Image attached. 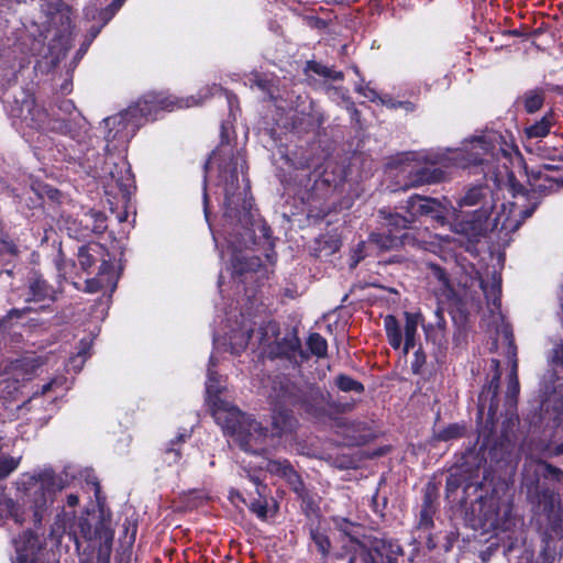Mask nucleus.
Listing matches in <instances>:
<instances>
[{"label":"nucleus","mask_w":563,"mask_h":563,"mask_svg":"<svg viewBox=\"0 0 563 563\" xmlns=\"http://www.w3.org/2000/svg\"><path fill=\"white\" fill-rule=\"evenodd\" d=\"M284 159L287 168L282 170L280 181L308 206V217L324 219L352 207L353 198L339 199L345 186L340 167L329 169L322 156L303 148L286 154Z\"/></svg>","instance_id":"1"},{"label":"nucleus","mask_w":563,"mask_h":563,"mask_svg":"<svg viewBox=\"0 0 563 563\" xmlns=\"http://www.w3.org/2000/svg\"><path fill=\"white\" fill-rule=\"evenodd\" d=\"M492 369L494 372L490 380L483 386L478 395L477 404V421L482 424L478 439L483 442L476 453L475 459L478 460L476 465L482 461L489 462L490 466H500L501 463H509L515 448L510 432L518 421V417L510 415L501 426L499 437L494 439L498 422L499 407V385H500V363L497 358H492Z\"/></svg>","instance_id":"2"},{"label":"nucleus","mask_w":563,"mask_h":563,"mask_svg":"<svg viewBox=\"0 0 563 563\" xmlns=\"http://www.w3.org/2000/svg\"><path fill=\"white\" fill-rule=\"evenodd\" d=\"M195 97L180 98L166 91H148L124 111L104 119L109 128L107 139L115 140L119 134L133 136L150 121H156L164 112H173L198 104Z\"/></svg>","instance_id":"3"},{"label":"nucleus","mask_w":563,"mask_h":563,"mask_svg":"<svg viewBox=\"0 0 563 563\" xmlns=\"http://www.w3.org/2000/svg\"><path fill=\"white\" fill-rule=\"evenodd\" d=\"M212 417L223 433L233 438L242 451L254 455H263L267 452L265 440L268 430L252 416L244 413L235 406L219 400L213 404Z\"/></svg>","instance_id":"4"},{"label":"nucleus","mask_w":563,"mask_h":563,"mask_svg":"<svg viewBox=\"0 0 563 563\" xmlns=\"http://www.w3.org/2000/svg\"><path fill=\"white\" fill-rule=\"evenodd\" d=\"M16 490L32 511L35 527L42 523L54 501L55 494L69 485L68 474H56L53 468H44L34 474L23 473L15 482Z\"/></svg>","instance_id":"5"},{"label":"nucleus","mask_w":563,"mask_h":563,"mask_svg":"<svg viewBox=\"0 0 563 563\" xmlns=\"http://www.w3.org/2000/svg\"><path fill=\"white\" fill-rule=\"evenodd\" d=\"M239 157L240 152H236V155L232 154L230 169L227 166L220 167V177L224 180V218L230 224L243 229L249 235L250 243L256 244L250 180L244 178L245 185L241 189L238 175Z\"/></svg>","instance_id":"6"},{"label":"nucleus","mask_w":563,"mask_h":563,"mask_svg":"<svg viewBox=\"0 0 563 563\" xmlns=\"http://www.w3.org/2000/svg\"><path fill=\"white\" fill-rule=\"evenodd\" d=\"M1 96L0 100L11 118L20 119L30 126L43 124L46 109L40 107L35 97L26 88L18 84V73L11 67L0 71Z\"/></svg>","instance_id":"7"},{"label":"nucleus","mask_w":563,"mask_h":563,"mask_svg":"<svg viewBox=\"0 0 563 563\" xmlns=\"http://www.w3.org/2000/svg\"><path fill=\"white\" fill-rule=\"evenodd\" d=\"M492 213L485 209H476L456 216L452 223V230L454 233L464 236L470 243H478L489 232L497 229L500 223V216L497 214L492 219Z\"/></svg>","instance_id":"8"},{"label":"nucleus","mask_w":563,"mask_h":563,"mask_svg":"<svg viewBox=\"0 0 563 563\" xmlns=\"http://www.w3.org/2000/svg\"><path fill=\"white\" fill-rule=\"evenodd\" d=\"M244 473L245 475H241L242 479H245L254 490H250L246 483L242 482L241 488L244 493L240 489L232 488L230 490V498L239 499L253 515L260 520L265 521L268 517V496L271 489L257 475L252 474L249 470H244Z\"/></svg>","instance_id":"9"},{"label":"nucleus","mask_w":563,"mask_h":563,"mask_svg":"<svg viewBox=\"0 0 563 563\" xmlns=\"http://www.w3.org/2000/svg\"><path fill=\"white\" fill-rule=\"evenodd\" d=\"M484 511V525L495 531H511L516 527V517L514 516V506L509 500H501L497 497V490L494 488L490 495L479 494L476 497Z\"/></svg>","instance_id":"10"},{"label":"nucleus","mask_w":563,"mask_h":563,"mask_svg":"<svg viewBox=\"0 0 563 563\" xmlns=\"http://www.w3.org/2000/svg\"><path fill=\"white\" fill-rule=\"evenodd\" d=\"M404 554V548L397 539L372 534L356 552V558L363 563H399L398 559Z\"/></svg>","instance_id":"11"},{"label":"nucleus","mask_w":563,"mask_h":563,"mask_svg":"<svg viewBox=\"0 0 563 563\" xmlns=\"http://www.w3.org/2000/svg\"><path fill=\"white\" fill-rule=\"evenodd\" d=\"M448 157L441 154H426L422 158V165H415L408 173V184L406 187H420L423 185H433L446 179Z\"/></svg>","instance_id":"12"},{"label":"nucleus","mask_w":563,"mask_h":563,"mask_svg":"<svg viewBox=\"0 0 563 563\" xmlns=\"http://www.w3.org/2000/svg\"><path fill=\"white\" fill-rule=\"evenodd\" d=\"M327 393L319 387L311 385L305 387L297 408L302 410L310 419L317 422L331 420L335 428L346 426L347 419L334 417L330 410H327Z\"/></svg>","instance_id":"13"},{"label":"nucleus","mask_w":563,"mask_h":563,"mask_svg":"<svg viewBox=\"0 0 563 563\" xmlns=\"http://www.w3.org/2000/svg\"><path fill=\"white\" fill-rule=\"evenodd\" d=\"M41 7L48 25L55 30L53 41L69 45L74 29L71 8L63 0H45Z\"/></svg>","instance_id":"14"},{"label":"nucleus","mask_w":563,"mask_h":563,"mask_svg":"<svg viewBox=\"0 0 563 563\" xmlns=\"http://www.w3.org/2000/svg\"><path fill=\"white\" fill-rule=\"evenodd\" d=\"M385 229L372 234V241L383 250H393L404 245L407 230L413 223L410 217L400 213H388L385 217Z\"/></svg>","instance_id":"15"},{"label":"nucleus","mask_w":563,"mask_h":563,"mask_svg":"<svg viewBox=\"0 0 563 563\" xmlns=\"http://www.w3.org/2000/svg\"><path fill=\"white\" fill-rule=\"evenodd\" d=\"M405 209L412 222L421 217L429 218L441 227L448 222V208L435 198L412 195L406 200Z\"/></svg>","instance_id":"16"},{"label":"nucleus","mask_w":563,"mask_h":563,"mask_svg":"<svg viewBox=\"0 0 563 563\" xmlns=\"http://www.w3.org/2000/svg\"><path fill=\"white\" fill-rule=\"evenodd\" d=\"M305 387L286 374H277L271 379L268 401L271 406L297 408Z\"/></svg>","instance_id":"17"},{"label":"nucleus","mask_w":563,"mask_h":563,"mask_svg":"<svg viewBox=\"0 0 563 563\" xmlns=\"http://www.w3.org/2000/svg\"><path fill=\"white\" fill-rule=\"evenodd\" d=\"M426 341L433 345V357L438 364L445 361L449 347L448 324L444 318L443 308L438 305L434 310V320L427 324L422 323Z\"/></svg>","instance_id":"18"},{"label":"nucleus","mask_w":563,"mask_h":563,"mask_svg":"<svg viewBox=\"0 0 563 563\" xmlns=\"http://www.w3.org/2000/svg\"><path fill=\"white\" fill-rule=\"evenodd\" d=\"M266 470L272 475L283 478L298 499L308 505L312 501V496L306 488L301 475L295 470L289 460H268Z\"/></svg>","instance_id":"19"},{"label":"nucleus","mask_w":563,"mask_h":563,"mask_svg":"<svg viewBox=\"0 0 563 563\" xmlns=\"http://www.w3.org/2000/svg\"><path fill=\"white\" fill-rule=\"evenodd\" d=\"M78 263L80 268L87 273H93V266L98 265V271L101 275L109 274L111 268H114L111 256L108 250L100 243L88 242L78 249L77 253Z\"/></svg>","instance_id":"20"},{"label":"nucleus","mask_w":563,"mask_h":563,"mask_svg":"<svg viewBox=\"0 0 563 563\" xmlns=\"http://www.w3.org/2000/svg\"><path fill=\"white\" fill-rule=\"evenodd\" d=\"M14 545L16 558L12 563H49L45 548L34 532L27 530L21 533L14 540Z\"/></svg>","instance_id":"21"},{"label":"nucleus","mask_w":563,"mask_h":563,"mask_svg":"<svg viewBox=\"0 0 563 563\" xmlns=\"http://www.w3.org/2000/svg\"><path fill=\"white\" fill-rule=\"evenodd\" d=\"M439 489L435 483L428 482L423 488L421 508L416 528L422 531H431L434 528L433 517L439 510Z\"/></svg>","instance_id":"22"},{"label":"nucleus","mask_w":563,"mask_h":563,"mask_svg":"<svg viewBox=\"0 0 563 563\" xmlns=\"http://www.w3.org/2000/svg\"><path fill=\"white\" fill-rule=\"evenodd\" d=\"M27 290V302H47V305H42L40 307V310L42 311L46 310L51 303H54L57 300L55 288L38 272H34L30 276Z\"/></svg>","instance_id":"23"},{"label":"nucleus","mask_w":563,"mask_h":563,"mask_svg":"<svg viewBox=\"0 0 563 563\" xmlns=\"http://www.w3.org/2000/svg\"><path fill=\"white\" fill-rule=\"evenodd\" d=\"M561 166L555 163H545L537 169H531L529 177L532 186L540 192H550L563 187V176H550L548 172H559Z\"/></svg>","instance_id":"24"},{"label":"nucleus","mask_w":563,"mask_h":563,"mask_svg":"<svg viewBox=\"0 0 563 563\" xmlns=\"http://www.w3.org/2000/svg\"><path fill=\"white\" fill-rule=\"evenodd\" d=\"M336 434L343 438L346 446H363L374 440L375 434L365 422L350 421L338 428Z\"/></svg>","instance_id":"25"},{"label":"nucleus","mask_w":563,"mask_h":563,"mask_svg":"<svg viewBox=\"0 0 563 563\" xmlns=\"http://www.w3.org/2000/svg\"><path fill=\"white\" fill-rule=\"evenodd\" d=\"M272 407V433L275 437L291 434L298 427V420L292 411L294 407Z\"/></svg>","instance_id":"26"},{"label":"nucleus","mask_w":563,"mask_h":563,"mask_svg":"<svg viewBox=\"0 0 563 563\" xmlns=\"http://www.w3.org/2000/svg\"><path fill=\"white\" fill-rule=\"evenodd\" d=\"M459 206H479L478 209H485L486 211L493 212L495 209L493 190L487 185H477L471 187L459 200Z\"/></svg>","instance_id":"27"},{"label":"nucleus","mask_w":563,"mask_h":563,"mask_svg":"<svg viewBox=\"0 0 563 563\" xmlns=\"http://www.w3.org/2000/svg\"><path fill=\"white\" fill-rule=\"evenodd\" d=\"M334 528L342 533L344 537L349 539V541L354 545V552L356 553L363 543L368 540L371 534L364 533V526L351 521L345 517L334 516L331 518Z\"/></svg>","instance_id":"28"},{"label":"nucleus","mask_w":563,"mask_h":563,"mask_svg":"<svg viewBox=\"0 0 563 563\" xmlns=\"http://www.w3.org/2000/svg\"><path fill=\"white\" fill-rule=\"evenodd\" d=\"M78 531L86 541H99L103 538V532L113 531L110 520L100 516L92 525L88 518L80 517L77 522Z\"/></svg>","instance_id":"29"},{"label":"nucleus","mask_w":563,"mask_h":563,"mask_svg":"<svg viewBox=\"0 0 563 563\" xmlns=\"http://www.w3.org/2000/svg\"><path fill=\"white\" fill-rule=\"evenodd\" d=\"M43 121L44 122L41 125H36L34 122L30 123V128L38 131H51L62 135H68L71 139H75L78 134L73 121L59 118H52L47 111L46 118Z\"/></svg>","instance_id":"30"},{"label":"nucleus","mask_w":563,"mask_h":563,"mask_svg":"<svg viewBox=\"0 0 563 563\" xmlns=\"http://www.w3.org/2000/svg\"><path fill=\"white\" fill-rule=\"evenodd\" d=\"M111 175L123 197L129 199L136 189L135 177L130 164L124 162L121 166L117 165L115 170L111 172Z\"/></svg>","instance_id":"31"},{"label":"nucleus","mask_w":563,"mask_h":563,"mask_svg":"<svg viewBox=\"0 0 563 563\" xmlns=\"http://www.w3.org/2000/svg\"><path fill=\"white\" fill-rule=\"evenodd\" d=\"M108 273L109 274L104 273L101 275L100 271H97L95 277L86 280L85 291L95 294L108 287L113 291L117 287L118 276L114 268H111Z\"/></svg>","instance_id":"32"},{"label":"nucleus","mask_w":563,"mask_h":563,"mask_svg":"<svg viewBox=\"0 0 563 563\" xmlns=\"http://www.w3.org/2000/svg\"><path fill=\"white\" fill-rule=\"evenodd\" d=\"M555 124V118L552 110L547 112L539 121L525 128L528 139L544 137L550 133L551 128Z\"/></svg>","instance_id":"33"},{"label":"nucleus","mask_w":563,"mask_h":563,"mask_svg":"<svg viewBox=\"0 0 563 563\" xmlns=\"http://www.w3.org/2000/svg\"><path fill=\"white\" fill-rule=\"evenodd\" d=\"M384 328L389 345L398 350L402 344V330L398 319L394 314L384 318Z\"/></svg>","instance_id":"34"},{"label":"nucleus","mask_w":563,"mask_h":563,"mask_svg":"<svg viewBox=\"0 0 563 563\" xmlns=\"http://www.w3.org/2000/svg\"><path fill=\"white\" fill-rule=\"evenodd\" d=\"M189 438L190 433H179L168 442L166 449L164 450V459L168 465L176 464L181 460V445Z\"/></svg>","instance_id":"35"},{"label":"nucleus","mask_w":563,"mask_h":563,"mask_svg":"<svg viewBox=\"0 0 563 563\" xmlns=\"http://www.w3.org/2000/svg\"><path fill=\"white\" fill-rule=\"evenodd\" d=\"M310 539L321 555V563H328V559L332 549V543L329 536L319 527H316L310 529Z\"/></svg>","instance_id":"36"},{"label":"nucleus","mask_w":563,"mask_h":563,"mask_svg":"<svg viewBox=\"0 0 563 563\" xmlns=\"http://www.w3.org/2000/svg\"><path fill=\"white\" fill-rule=\"evenodd\" d=\"M91 219L92 218L88 211L80 219L74 220L71 222V227H68L69 235L77 240L90 238L92 234H95L91 230V223H93Z\"/></svg>","instance_id":"37"},{"label":"nucleus","mask_w":563,"mask_h":563,"mask_svg":"<svg viewBox=\"0 0 563 563\" xmlns=\"http://www.w3.org/2000/svg\"><path fill=\"white\" fill-rule=\"evenodd\" d=\"M466 434V424L464 422L450 423L443 429L434 432L433 439L438 442H449L464 438Z\"/></svg>","instance_id":"38"},{"label":"nucleus","mask_w":563,"mask_h":563,"mask_svg":"<svg viewBox=\"0 0 563 563\" xmlns=\"http://www.w3.org/2000/svg\"><path fill=\"white\" fill-rule=\"evenodd\" d=\"M280 334L279 323L275 320L263 321L256 330L258 345H266Z\"/></svg>","instance_id":"39"},{"label":"nucleus","mask_w":563,"mask_h":563,"mask_svg":"<svg viewBox=\"0 0 563 563\" xmlns=\"http://www.w3.org/2000/svg\"><path fill=\"white\" fill-rule=\"evenodd\" d=\"M545 100V93L542 89H531L526 91L521 97L523 109L527 113H536L539 111Z\"/></svg>","instance_id":"40"},{"label":"nucleus","mask_w":563,"mask_h":563,"mask_svg":"<svg viewBox=\"0 0 563 563\" xmlns=\"http://www.w3.org/2000/svg\"><path fill=\"white\" fill-rule=\"evenodd\" d=\"M261 266L262 260L258 256H235L233 260V268L239 276L249 272H257Z\"/></svg>","instance_id":"41"},{"label":"nucleus","mask_w":563,"mask_h":563,"mask_svg":"<svg viewBox=\"0 0 563 563\" xmlns=\"http://www.w3.org/2000/svg\"><path fill=\"white\" fill-rule=\"evenodd\" d=\"M114 531L103 532V538L99 540L95 563H110Z\"/></svg>","instance_id":"42"},{"label":"nucleus","mask_w":563,"mask_h":563,"mask_svg":"<svg viewBox=\"0 0 563 563\" xmlns=\"http://www.w3.org/2000/svg\"><path fill=\"white\" fill-rule=\"evenodd\" d=\"M334 385L343 393L354 391L356 394H363L365 390L363 383L343 373L334 378Z\"/></svg>","instance_id":"43"},{"label":"nucleus","mask_w":563,"mask_h":563,"mask_svg":"<svg viewBox=\"0 0 563 563\" xmlns=\"http://www.w3.org/2000/svg\"><path fill=\"white\" fill-rule=\"evenodd\" d=\"M307 346L312 355L322 358L328 355V342L318 332L310 333L307 339Z\"/></svg>","instance_id":"44"},{"label":"nucleus","mask_w":563,"mask_h":563,"mask_svg":"<svg viewBox=\"0 0 563 563\" xmlns=\"http://www.w3.org/2000/svg\"><path fill=\"white\" fill-rule=\"evenodd\" d=\"M251 82L252 87H256L258 90L265 93L269 100L275 101L277 99L275 96L277 88L274 85V81L266 75L255 74L251 79Z\"/></svg>","instance_id":"45"},{"label":"nucleus","mask_w":563,"mask_h":563,"mask_svg":"<svg viewBox=\"0 0 563 563\" xmlns=\"http://www.w3.org/2000/svg\"><path fill=\"white\" fill-rule=\"evenodd\" d=\"M538 203H533L532 206L525 208L519 211V220H511L509 217L505 218L500 223V231H516L519 229V227L522 224L523 221H526L528 218H530L533 212L537 209Z\"/></svg>","instance_id":"46"},{"label":"nucleus","mask_w":563,"mask_h":563,"mask_svg":"<svg viewBox=\"0 0 563 563\" xmlns=\"http://www.w3.org/2000/svg\"><path fill=\"white\" fill-rule=\"evenodd\" d=\"M92 346V340L89 338H82L78 344V351L75 356H71L69 362L74 368L81 369L84 363L90 356V350Z\"/></svg>","instance_id":"47"},{"label":"nucleus","mask_w":563,"mask_h":563,"mask_svg":"<svg viewBox=\"0 0 563 563\" xmlns=\"http://www.w3.org/2000/svg\"><path fill=\"white\" fill-rule=\"evenodd\" d=\"M254 332L255 331L253 328H249L245 331H243L240 335H238L236 333H233L230 336L231 353L239 355L243 351H245Z\"/></svg>","instance_id":"48"},{"label":"nucleus","mask_w":563,"mask_h":563,"mask_svg":"<svg viewBox=\"0 0 563 563\" xmlns=\"http://www.w3.org/2000/svg\"><path fill=\"white\" fill-rule=\"evenodd\" d=\"M482 288L485 294L486 300L495 306L496 308H499L501 305V280L500 278L498 280H494L489 286L484 285L482 283Z\"/></svg>","instance_id":"49"},{"label":"nucleus","mask_w":563,"mask_h":563,"mask_svg":"<svg viewBox=\"0 0 563 563\" xmlns=\"http://www.w3.org/2000/svg\"><path fill=\"white\" fill-rule=\"evenodd\" d=\"M22 457L1 455L0 456V481L9 477L20 466Z\"/></svg>","instance_id":"50"},{"label":"nucleus","mask_w":563,"mask_h":563,"mask_svg":"<svg viewBox=\"0 0 563 563\" xmlns=\"http://www.w3.org/2000/svg\"><path fill=\"white\" fill-rule=\"evenodd\" d=\"M423 321L420 312H405V327L402 336L416 338L418 324Z\"/></svg>","instance_id":"51"},{"label":"nucleus","mask_w":563,"mask_h":563,"mask_svg":"<svg viewBox=\"0 0 563 563\" xmlns=\"http://www.w3.org/2000/svg\"><path fill=\"white\" fill-rule=\"evenodd\" d=\"M539 559L541 560V563H554L556 559V548L553 544L551 537L542 539V548L539 553Z\"/></svg>","instance_id":"52"},{"label":"nucleus","mask_w":563,"mask_h":563,"mask_svg":"<svg viewBox=\"0 0 563 563\" xmlns=\"http://www.w3.org/2000/svg\"><path fill=\"white\" fill-rule=\"evenodd\" d=\"M382 103L388 109L397 110L402 109L405 112L410 113L417 110V104L409 100H396L389 96L380 99Z\"/></svg>","instance_id":"53"},{"label":"nucleus","mask_w":563,"mask_h":563,"mask_svg":"<svg viewBox=\"0 0 563 563\" xmlns=\"http://www.w3.org/2000/svg\"><path fill=\"white\" fill-rule=\"evenodd\" d=\"M89 214L92 218L91 220L93 223H91V230L96 235H100L106 232L108 224H107V216L102 211L97 210H89Z\"/></svg>","instance_id":"54"},{"label":"nucleus","mask_w":563,"mask_h":563,"mask_svg":"<svg viewBox=\"0 0 563 563\" xmlns=\"http://www.w3.org/2000/svg\"><path fill=\"white\" fill-rule=\"evenodd\" d=\"M327 410H330L334 417H340V415L351 411L354 408L353 402H340L333 400L329 393H327Z\"/></svg>","instance_id":"55"},{"label":"nucleus","mask_w":563,"mask_h":563,"mask_svg":"<svg viewBox=\"0 0 563 563\" xmlns=\"http://www.w3.org/2000/svg\"><path fill=\"white\" fill-rule=\"evenodd\" d=\"M35 311L36 310L30 306L23 307L21 309L12 308L7 312V314L0 318V328L5 327L12 319H21L26 314Z\"/></svg>","instance_id":"56"},{"label":"nucleus","mask_w":563,"mask_h":563,"mask_svg":"<svg viewBox=\"0 0 563 563\" xmlns=\"http://www.w3.org/2000/svg\"><path fill=\"white\" fill-rule=\"evenodd\" d=\"M211 157H209L203 164V179H202V201H203V213L206 220L209 222L210 209H209V195H208V172L210 166Z\"/></svg>","instance_id":"57"},{"label":"nucleus","mask_w":563,"mask_h":563,"mask_svg":"<svg viewBox=\"0 0 563 563\" xmlns=\"http://www.w3.org/2000/svg\"><path fill=\"white\" fill-rule=\"evenodd\" d=\"M464 476L459 473H450L445 481V495L450 498L463 485Z\"/></svg>","instance_id":"58"},{"label":"nucleus","mask_w":563,"mask_h":563,"mask_svg":"<svg viewBox=\"0 0 563 563\" xmlns=\"http://www.w3.org/2000/svg\"><path fill=\"white\" fill-rule=\"evenodd\" d=\"M357 459L349 454H339L333 459V465L339 470H354L357 467Z\"/></svg>","instance_id":"59"},{"label":"nucleus","mask_w":563,"mask_h":563,"mask_svg":"<svg viewBox=\"0 0 563 563\" xmlns=\"http://www.w3.org/2000/svg\"><path fill=\"white\" fill-rule=\"evenodd\" d=\"M426 363L427 354L420 345L413 353V358L411 361V372L416 375L421 374Z\"/></svg>","instance_id":"60"},{"label":"nucleus","mask_w":563,"mask_h":563,"mask_svg":"<svg viewBox=\"0 0 563 563\" xmlns=\"http://www.w3.org/2000/svg\"><path fill=\"white\" fill-rule=\"evenodd\" d=\"M329 67L316 60H308L306 65V70L312 71L313 74L327 78L329 75Z\"/></svg>","instance_id":"61"},{"label":"nucleus","mask_w":563,"mask_h":563,"mask_svg":"<svg viewBox=\"0 0 563 563\" xmlns=\"http://www.w3.org/2000/svg\"><path fill=\"white\" fill-rule=\"evenodd\" d=\"M544 476L561 482L563 479V471L550 463H544Z\"/></svg>","instance_id":"62"},{"label":"nucleus","mask_w":563,"mask_h":563,"mask_svg":"<svg viewBox=\"0 0 563 563\" xmlns=\"http://www.w3.org/2000/svg\"><path fill=\"white\" fill-rule=\"evenodd\" d=\"M356 91L371 101H375L376 98L378 97L377 91L368 86H358L356 88Z\"/></svg>","instance_id":"63"},{"label":"nucleus","mask_w":563,"mask_h":563,"mask_svg":"<svg viewBox=\"0 0 563 563\" xmlns=\"http://www.w3.org/2000/svg\"><path fill=\"white\" fill-rule=\"evenodd\" d=\"M519 391H520L519 379H515L512 382H508L507 399H509V400L516 399V397L518 396Z\"/></svg>","instance_id":"64"}]
</instances>
